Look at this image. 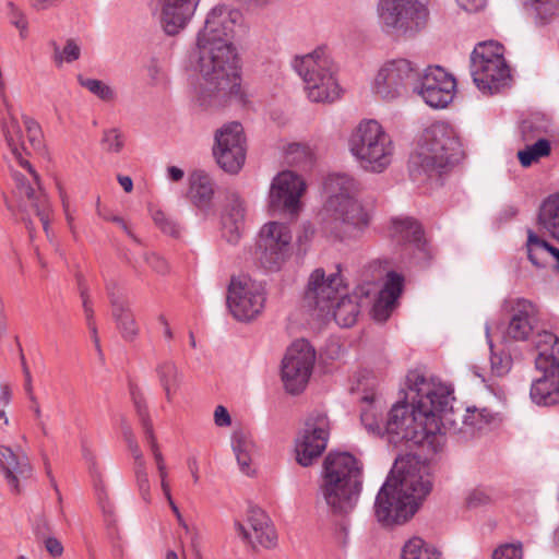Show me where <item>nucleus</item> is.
<instances>
[{
  "label": "nucleus",
  "mask_w": 559,
  "mask_h": 559,
  "mask_svg": "<svg viewBox=\"0 0 559 559\" xmlns=\"http://www.w3.org/2000/svg\"><path fill=\"white\" fill-rule=\"evenodd\" d=\"M33 532L37 539L46 538L51 532L50 523L44 513L35 516L33 522Z\"/></svg>",
  "instance_id": "obj_54"
},
{
  "label": "nucleus",
  "mask_w": 559,
  "mask_h": 559,
  "mask_svg": "<svg viewBox=\"0 0 559 559\" xmlns=\"http://www.w3.org/2000/svg\"><path fill=\"white\" fill-rule=\"evenodd\" d=\"M189 197L191 202L200 210H207L211 206L214 195V185L204 170H194L189 178Z\"/></svg>",
  "instance_id": "obj_31"
},
{
  "label": "nucleus",
  "mask_w": 559,
  "mask_h": 559,
  "mask_svg": "<svg viewBox=\"0 0 559 559\" xmlns=\"http://www.w3.org/2000/svg\"><path fill=\"white\" fill-rule=\"evenodd\" d=\"M305 190L306 183L300 176L290 170L282 171L272 181L269 206L273 212L296 214Z\"/></svg>",
  "instance_id": "obj_20"
},
{
  "label": "nucleus",
  "mask_w": 559,
  "mask_h": 559,
  "mask_svg": "<svg viewBox=\"0 0 559 559\" xmlns=\"http://www.w3.org/2000/svg\"><path fill=\"white\" fill-rule=\"evenodd\" d=\"M378 13L384 27L403 33L417 32L428 16L427 8L418 0H380Z\"/></svg>",
  "instance_id": "obj_15"
},
{
  "label": "nucleus",
  "mask_w": 559,
  "mask_h": 559,
  "mask_svg": "<svg viewBox=\"0 0 559 559\" xmlns=\"http://www.w3.org/2000/svg\"><path fill=\"white\" fill-rule=\"evenodd\" d=\"M503 52V46L495 40L475 46L471 55V74L481 93L493 95L511 79Z\"/></svg>",
  "instance_id": "obj_10"
},
{
  "label": "nucleus",
  "mask_w": 559,
  "mask_h": 559,
  "mask_svg": "<svg viewBox=\"0 0 559 559\" xmlns=\"http://www.w3.org/2000/svg\"><path fill=\"white\" fill-rule=\"evenodd\" d=\"M535 3V10L538 15L547 16L555 14V11L559 8V0H533Z\"/></svg>",
  "instance_id": "obj_56"
},
{
  "label": "nucleus",
  "mask_w": 559,
  "mask_h": 559,
  "mask_svg": "<svg viewBox=\"0 0 559 559\" xmlns=\"http://www.w3.org/2000/svg\"><path fill=\"white\" fill-rule=\"evenodd\" d=\"M525 143V148L518 153L519 160L523 167L531 166L542 157L548 156L551 152L550 141L546 138H538L535 142Z\"/></svg>",
  "instance_id": "obj_38"
},
{
  "label": "nucleus",
  "mask_w": 559,
  "mask_h": 559,
  "mask_svg": "<svg viewBox=\"0 0 559 559\" xmlns=\"http://www.w3.org/2000/svg\"><path fill=\"white\" fill-rule=\"evenodd\" d=\"M131 396L134 404V408L136 412V415L139 417L140 424L143 428L144 437L146 442L150 445V449L152 451V454L154 456L156 467L164 466L165 461L162 452L159 451L158 443L155 438L153 424L150 417V413L147 409V405L145 402V399L143 397L142 393L138 390L132 388L131 389Z\"/></svg>",
  "instance_id": "obj_29"
},
{
  "label": "nucleus",
  "mask_w": 559,
  "mask_h": 559,
  "mask_svg": "<svg viewBox=\"0 0 559 559\" xmlns=\"http://www.w3.org/2000/svg\"><path fill=\"white\" fill-rule=\"evenodd\" d=\"M240 21L241 13L238 10L216 5L207 13L204 26L198 34L201 79L194 92L201 106L246 102L238 56L231 43Z\"/></svg>",
  "instance_id": "obj_2"
},
{
  "label": "nucleus",
  "mask_w": 559,
  "mask_h": 559,
  "mask_svg": "<svg viewBox=\"0 0 559 559\" xmlns=\"http://www.w3.org/2000/svg\"><path fill=\"white\" fill-rule=\"evenodd\" d=\"M111 306V314L122 338L134 341L139 335V326L131 311L128 300L115 292V287L107 288Z\"/></svg>",
  "instance_id": "obj_28"
},
{
  "label": "nucleus",
  "mask_w": 559,
  "mask_h": 559,
  "mask_svg": "<svg viewBox=\"0 0 559 559\" xmlns=\"http://www.w3.org/2000/svg\"><path fill=\"white\" fill-rule=\"evenodd\" d=\"M45 544L46 550L52 557L57 558L63 554V546L59 539L52 536H47L46 538H41Z\"/></svg>",
  "instance_id": "obj_57"
},
{
  "label": "nucleus",
  "mask_w": 559,
  "mask_h": 559,
  "mask_svg": "<svg viewBox=\"0 0 559 559\" xmlns=\"http://www.w3.org/2000/svg\"><path fill=\"white\" fill-rule=\"evenodd\" d=\"M246 136L239 122H230L216 131L213 155L218 166L229 174H237L246 160Z\"/></svg>",
  "instance_id": "obj_16"
},
{
  "label": "nucleus",
  "mask_w": 559,
  "mask_h": 559,
  "mask_svg": "<svg viewBox=\"0 0 559 559\" xmlns=\"http://www.w3.org/2000/svg\"><path fill=\"white\" fill-rule=\"evenodd\" d=\"M21 364H22V369H23V373H24V378H25L24 388H25L26 393L28 394V393L33 392L32 374H31L29 368L26 364V360H25V357L23 354H21Z\"/></svg>",
  "instance_id": "obj_62"
},
{
  "label": "nucleus",
  "mask_w": 559,
  "mask_h": 559,
  "mask_svg": "<svg viewBox=\"0 0 559 559\" xmlns=\"http://www.w3.org/2000/svg\"><path fill=\"white\" fill-rule=\"evenodd\" d=\"M109 221L116 223L121 229L135 242H139V239L136 236L132 233V230L129 228L124 219L120 216H112L108 218Z\"/></svg>",
  "instance_id": "obj_63"
},
{
  "label": "nucleus",
  "mask_w": 559,
  "mask_h": 559,
  "mask_svg": "<svg viewBox=\"0 0 559 559\" xmlns=\"http://www.w3.org/2000/svg\"><path fill=\"white\" fill-rule=\"evenodd\" d=\"M415 514V503L405 502L396 492V484L388 478L374 501V515L384 526L403 524Z\"/></svg>",
  "instance_id": "obj_21"
},
{
  "label": "nucleus",
  "mask_w": 559,
  "mask_h": 559,
  "mask_svg": "<svg viewBox=\"0 0 559 559\" xmlns=\"http://www.w3.org/2000/svg\"><path fill=\"white\" fill-rule=\"evenodd\" d=\"M23 122L27 132L28 143L32 148L39 150L43 146V132L39 123L31 117L24 116Z\"/></svg>",
  "instance_id": "obj_49"
},
{
  "label": "nucleus",
  "mask_w": 559,
  "mask_h": 559,
  "mask_svg": "<svg viewBox=\"0 0 559 559\" xmlns=\"http://www.w3.org/2000/svg\"><path fill=\"white\" fill-rule=\"evenodd\" d=\"M266 293L263 285L248 275L234 276L227 294V307L238 321L248 322L261 314Z\"/></svg>",
  "instance_id": "obj_12"
},
{
  "label": "nucleus",
  "mask_w": 559,
  "mask_h": 559,
  "mask_svg": "<svg viewBox=\"0 0 559 559\" xmlns=\"http://www.w3.org/2000/svg\"><path fill=\"white\" fill-rule=\"evenodd\" d=\"M236 531L252 547L272 548L277 543V535L269 515L259 508L249 510L246 524L236 522Z\"/></svg>",
  "instance_id": "obj_22"
},
{
  "label": "nucleus",
  "mask_w": 559,
  "mask_h": 559,
  "mask_svg": "<svg viewBox=\"0 0 559 559\" xmlns=\"http://www.w3.org/2000/svg\"><path fill=\"white\" fill-rule=\"evenodd\" d=\"M152 218L163 234L174 238L180 237L182 228L173 216L162 210H156L152 213Z\"/></svg>",
  "instance_id": "obj_41"
},
{
  "label": "nucleus",
  "mask_w": 559,
  "mask_h": 559,
  "mask_svg": "<svg viewBox=\"0 0 559 559\" xmlns=\"http://www.w3.org/2000/svg\"><path fill=\"white\" fill-rule=\"evenodd\" d=\"M441 554L420 537L408 539L402 548L401 559H440Z\"/></svg>",
  "instance_id": "obj_39"
},
{
  "label": "nucleus",
  "mask_w": 559,
  "mask_h": 559,
  "mask_svg": "<svg viewBox=\"0 0 559 559\" xmlns=\"http://www.w3.org/2000/svg\"><path fill=\"white\" fill-rule=\"evenodd\" d=\"M394 306L395 301H391L389 298H383V296L379 295L372 307V318L378 322L386 321Z\"/></svg>",
  "instance_id": "obj_51"
},
{
  "label": "nucleus",
  "mask_w": 559,
  "mask_h": 559,
  "mask_svg": "<svg viewBox=\"0 0 559 559\" xmlns=\"http://www.w3.org/2000/svg\"><path fill=\"white\" fill-rule=\"evenodd\" d=\"M431 481L429 478L415 473H406L396 484V492L402 496L405 502L415 503L417 511L421 500L430 492Z\"/></svg>",
  "instance_id": "obj_30"
},
{
  "label": "nucleus",
  "mask_w": 559,
  "mask_h": 559,
  "mask_svg": "<svg viewBox=\"0 0 559 559\" xmlns=\"http://www.w3.org/2000/svg\"><path fill=\"white\" fill-rule=\"evenodd\" d=\"M455 79L439 66L428 67L414 85L416 92L432 108L447 107L454 97Z\"/></svg>",
  "instance_id": "obj_18"
},
{
  "label": "nucleus",
  "mask_w": 559,
  "mask_h": 559,
  "mask_svg": "<svg viewBox=\"0 0 559 559\" xmlns=\"http://www.w3.org/2000/svg\"><path fill=\"white\" fill-rule=\"evenodd\" d=\"M537 356L536 368L544 374L534 380L530 396L537 405L550 406L559 403V337L542 331L534 338Z\"/></svg>",
  "instance_id": "obj_9"
},
{
  "label": "nucleus",
  "mask_w": 559,
  "mask_h": 559,
  "mask_svg": "<svg viewBox=\"0 0 559 559\" xmlns=\"http://www.w3.org/2000/svg\"><path fill=\"white\" fill-rule=\"evenodd\" d=\"M538 221L551 237L559 241V191L543 202Z\"/></svg>",
  "instance_id": "obj_36"
},
{
  "label": "nucleus",
  "mask_w": 559,
  "mask_h": 559,
  "mask_svg": "<svg viewBox=\"0 0 559 559\" xmlns=\"http://www.w3.org/2000/svg\"><path fill=\"white\" fill-rule=\"evenodd\" d=\"M362 464L348 452H331L323 464L320 492L335 514L352 512L362 490Z\"/></svg>",
  "instance_id": "obj_4"
},
{
  "label": "nucleus",
  "mask_w": 559,
  "mask_h": 559,
  "mask_svg": "<svg viewBox=\"0 0 559 559\" xmlns=\"http://www.w3.org/2000/svg\"><path fill=\"white\" fill-rule=\"evenodd\" d=\"M8 117L2 120L1 129L13 156L19 164L28 171L29 177L13 171L15 182L14 194L17 198V206L21 212L26 213L28 207L38 216L43 228L48 234L50 222V204L47 195L39 187L38 175L31 163L24 158L25 144L21 126L12 112L9 104H5Z\"/></svg>",
  "instance_id": "obj_5"
},
{
  "label": "nucleus",
  "mask_w": 559,
  "mask_h": 559,
  "mask_svg": "<svg viewBox=\"0 0 559 559\" xmlns=\"http://www.w3.org/2000/svg\"><path fill=\"white\" fill-rule=\"evenodd\" d=\"M245 203L238 194L227 197V204L221 217L222 235L230 243H236L245 227Z\"/></svg>",
  "instance_id": "obj_27"
},
{
  "label": "nucleus",
  "mask_w": 559,
  "mask_h": 559,
  "mask_svg": "<svg viewBox=\"0 0 559 559\" xmlns=\"http://www.w3.org/2000/svg\"><path fill=\"white\" fill-rule=\"evenodd\" d=\"M214 420L218 427L229 426L231 421L228 411L222 405L215 408Z\"/></svg>",
  "instance_id": "obj_58"
},
{
  "label": "nucleus",
  "mask_w": 559,
  "mask_h": 559,
  "mask_svg": "<svg viewBox=\"0 0 559 559\" xmlns=\"http://www.w3.org/2000/svg\"><path fill=\"white\" fill-rule=\"evenodd\" d=\"M100 507H102L106 523L108 525H114L117 521L115 507L107 500H100Z\"/></svg>",
  "instance_id": "obj_60"
},
{
  "label": "nucleus",
  "mask_w": 559,
  "mask_h": 559,
  "mask_svg": "<svg viewBox=\"0 0 559 559\" xmlns=\"http://www.w3.org/2000/svg\"><path fill=\"white\" fill-rule=\"evenodd\" d=\"M419 67L406 58L385 60L379 68L372 91L384 100H393L405 95L419 78Z\"/></svg>",
  "instance_id": "obj_11"
},
{
  "label": "nucleus",
  "mask_w": 559,
  "mask_h": 559,
  "mask_svg": "<svg viewBox=\"0 0 559 559\" xmlns=\"http://www.w3.org/2000/svg\"><path fill=\"white\" fill-rule=\"evenodd\" d=\"M293 68L302 79L311 102L332 103L340 98L342 90L336 79V66L324 48L295 57Z\"/></svg>",
  "instance_id": "obj_7"
},
{
  "label": "nucleus",
  "mask_w": 559,
  "mask_h": 559,
  "mask_svg": "<svg viewBox=\"0 0 559 559\" xmlns=\"http://www.w3.org/2000/svg\"><path fill=\"white\" fill-rule=\"evenodd\" d=\"M324 188L329 198L324 205L323 231L340 240L358 237L369 225L370 216L356 199V180L346 174H333L325 179Z\"/></svg>",
  "instance_id": "obj_3"
},
{
  "label": "nucleus",
  "mask_w": 559,
  "mask_h": 559,
  "mask_svg": "<svg viewBox=\"0 0 559 559\" xmlns=\"http://www.w3.org/2000/svg\"><path fill=\"white\" fill-rule=\"evenodd\" d=\"M456 2L466 12H477L486 5V0H456Z\"/></svg>",
  "instance_id": "obj_59"
},
{
  "label": "nucleus",
  "mask_w": 559,
  "mask_h": 559,
  "mask_svg": "<svg viewBox=\"0 0 559 559\" xmlns=\"http://www.w3.org/2000/svg\"><path fill=\"white\" fill-rule=\"evenodd\" d=\"M145 261L156 273L166 274L169 270L167 261L154 252L145 254Z\"/></svg>",
  "instance_id": "obj_55"
},
{
  "label": "nucleus",
  "mask_w": 559,
  "mask_h": 559,
  "mask_svg": "<svg viewBox=\"0 0 559 559\" xmlns=\"http://www.w3.org/2000/svg\"><path fill=\"white\" fill-rule=\"evenodd\" d=\"M102 150L109 154H118L124 147V135L117 129L111 128L103 131L100 140Z\"/></svg>",
  "instance_id": "obj_44"
},
{
  "label": "nucleus",
  "mask_w": 559,
  "mask_h": 559,
  "mask_svg": "<svg viewBox=\"0 0 559 559\" xmlns=\"http://www.w3.org/2000/svg\"><path fill=\"white\" fill-rule=\"evenodd\" d=\"M394 237L397 240L405 241L419 251H425L426 240L420 224L413 217L393 219Z\"/></svg>",
  "instance_id": "obj_32"
},
{
  "label": "nucleus",
  "mask_w": 559,
  "mask_h": 559,
  "mask_svg": "<svg viewBox=\"0 0 559 559\" xmlns=\"http://www.w3.org/2000/svg\"><path fill=\"white\" fill-rule=\"evenodd\" d=\"M81 297H82V304H83L86 322L92 321L93 317H94L92 302L85 292H81Z\"/></svg>",
  "instance_id": "obj_64"
},
{
  "label": "nucleus",
  "mask_w": 559,
  "mask_h": 559,
  "mask_svg": "<svg viewBox=\"0 0 559 559\" xmlns=\"http://www.w3.org/2000/svg\"><path fill=\"white\" fill-rule=\"evenodd\" d=\"M314 361V348L306 340H297L287 348L282 361V380L289 393L297 394L306 388Z\"/></svg>",
  "instance_id": "obj_14"
},
{
  "label": "nucleus",
  "mask_w": 559,
  "mask_h": 559,
  "mask_svg": "<svg viewBox=\"0 0 559 559\" xmlns=\"http://www.w3.org/2000/svg\"><path fill=\"white\" fill-rule=\"evenodd\" d=\"M546 127L536 119H526L521 124V134L524 142H535L538 138H545Z\"/></svg>",
  "instance_id": "obj_48"
},
{
  "label": "nucleus",
  "mask_w": 559,
  "mask_h": 559,
  "mask_svg": "<svg viewBox=\"0 0 559 559\" xmlns=\"http://www.w3.org/2000/svg\"><path fill=\"white\" fill-rule=\"evenodd\" d=\"M359 313V297L354 294L340 297L336 305L333 304L330 314L333 316L340 326L350 328L356 323Z\"/></svg>",
  "instance_id": "obj_33"
},
{
  "label": "nucleus",
  "mask_w": 559,
  "mask_h": 559,
  "mask_svg": "<svg viewBox=\"0 0 559 559\" xmlns=\"http://www.w3.org/2000/svg\"><path fill=\"white\" fill-rule=\"evenodd\" d=\"M343 280L337 273L325 275L323 269H316L308 281L305 293L307 306L318 311L317 317L325 319L330 316L333 302L340 298Z\"/></svg>",
  "instance_id": "obj_19"
},
{
  "label": "nucleus",
  "mask_w": 559,
  "mask_h": 559,
  "mask_svg": "<svg viewBox=\"0 0 559 559\" xmlns=\"http://www.w3.org/2000/svg\"><path fill=\"white\" fill-rule=\"evenodd\" d=\"M493 500V491L491 488L478 486L466 495L465 502L469 508H478L489 504Z\"/></svg>",
  "instance_id": "obj_46"
},
{
  "label": "nucleus",
  "mask_w": 559,
  "mask_h": 559,
  "mask_svg": "<svg viewBox=\"0 0 559 559\" xmlns=\"http://www.w3.org/2000/svg\"><path fill=\"white\" fill-rule=\"evenodd\" d=\"M485 332H486L487 343L489 345L490 353H491V355H490L491 369L497 376H503L510 370L511 357L508 355L493 353V343L490 337V326L488 324H486V326H485Z\"/></svg>",
  "instance_id": "obj_45"
},
{
  "label": "nucleus",
  "mask_w": 559,
  "mask_h": 559,
  "mask_svg": "<svg viewBox=\"0 0 559 559\" xmlns=\"http://www.w3.org/2000/svg\"><path fill=\"white\" fill-rule=\"evenodd\" d=\"M409 391L412 393H414V395L412 396V401H413V411L409 412V406L406 402H399L396 404H394L391 408V411L389 412L388 414V418H386V421L383 423L382 420V414L378 411V408L373 405V396H364L362 401L366 403V407L362 408L361 411V414H360V420H361V424L364 425V427L371 433H374V435H381V433H386L389 436V441L395 445H399V444H405L407 448H413L415 445H420L421 443H414L413 441L411 440H406V439H400V440H394L395 439V436L397 437L396 433H394L393 431H391L389 429V423L391 420V416H392V411L399 406V405H404L407 409V415L408 416H413L414 413H415V396H416V392L415 391H412L409 389Z\"/></svg>",
  "instance_id": "obj_23"
},
{
  "label": "nucleus",
  "mask_w": 559,
  "mask_h": 559,
  "mask_svg": "<svg viewBox=\"0 0 559 559\" xmlns=\"http://www.w3.org/2000/svg\"><path fill=\"white\" fill-rule=\"evenodd\" d=\"M134 476H135V485L138 488V491L142 498V500L150 504L152 502V495H151V485L148 479V474L146 471V464H143L141 466H133Z\"/></svg>",
  "instance_id": "obj_47"
},
{
  "label": "nucleus",
  "mask_w": 559,
  "mask_h": 559,
  "mask_svg": "<svg viewBox=\"0 0 559 559\" xmlns=\"http://www.w3.org/2000/svg\"><path fill=\"white\" fill-rule=\"evenodd\" d=\"M287 162L294 165H307L311 163V154L307 146L293 143L287 148Z\"/></svg>",
  "instance_id": "obj_50"
},
{
  "label": "nucleus",
  "mask_w": 559,
  "mask_h": 559,
  "mask_svg": "<svg viewBox=\"0 0 559 559\" xmlns=\"http://www.w3.org/2000/svg\"><path fill=\"white\" fill-rule=\"evenodd\" d=\"M0 468L10 490L16 495L21 492L20 481L33 475L29 459L20 447L13 450L7 445H0Z\"/></svg>",
  "instance_id": "obj_24"
},
{
  "label": "nucleus",
  "mask_w": 559,
  "mask_h": 559,
  "mask_svg": "<svg viewBox=\"0 0 559 559\" xmlns=\"http://www.w3.org/2000/svg\"><path fill=\"white\" fill-rule=\"evenodd\" d=\"M408 389L416 392L415 413L407 415L404 405L392 411L389 429L397 435L394 440L406 439L414 443H424L437 435L473 436L475 431L489 425L493 415L487 408H466L462 415L453 407V391L450 386L427 379L417 371L407 374Z\"/></svg>",
  "instance_id": "obj_1"
},
{
  "label": "nucleus",
  "mask_w": 559,
  "mask_h": 559,
  "mask_svg": "<svg viewBox=\"0 0 559 559\" xmlns=\"http://www.w3.org/2000/svg\"><path fill=\"white\" fill-rule=\"evenodd\" d=\"M330 423L325 414L312 412L307 416L295 439L298 464L308 467L320 457L328 445Z\"/></svg>",
  "instance_id": "obj_13"
},
{
  "label": "nucleus",
  "mask_w": 559,
  "mask_h": 559,
  "mask_svg": "<svg viewBox=\"0 0 559 559\" xmlns=\"http://www.w3.org/2000/svg\"><path fill=\"white\" fill-rule=\"evenodd\" d=\"M525 247L528 261L537 269H545L554 246L540 238L534 230L527 229Z\"/></svg>",
  "instance_id": "obj_34"
},
{
  "label": "nucleus",
  "mask_w": 559,
  "mask_h": 559,
  "mask_svg": "<svg viewBox=\"0 0 559 559\" xmlns=\"http://www.w3.org/2000/svg\"><path fill=\"white\" fill-rule=\"evenodd\" d=\"M462 144L454 129L436 122L425 129L418 151L411 157L409 171L416 179L421 173H441L463 158Z\"/></svg>",
  "instance_id": "obj_6"
},
{
  "label": "nucleus",
  "mask_w": 559,
  "mask_h": 559,
  "mask_svg": "<svg viewBox=\"0 0 559 559\" xmlns=\"http://www.w3.org/2000/svg\"><path fill=\"white\" fill-rule=\"evenodd\" d=\"M537 321V309L527 299L518 298L512 301L511 318L507 336L514 341H525L532 334Z\"/></svg>",
  "instance_id": "obj_26"
},
{
  "label": "nucleus",
  "mask_w": 559,
  "mask_h": 559,
  "mask_svg": "<svg viewBox=\"0 0 559 559\" xmlns=\"http://www.w3.org/2000/svg\"><path fill=\"white\" fill-rule=\"evenodd\" d=\"M348 145L352 155L367 171L382 173L392 162L393 142L377 120L361 121L352 133Z\"/></svg>",
  "instance_id": "obj_8"
},
{
  "label": "nucleus",
  "mask_w": 559,
  "mask_h": 559,
  "mask_svg": "<svg viewBox=\"0 0 559 559\" xmlns=\"http://www.w3.org/2000/svg\"><path fill=\"white\" fill-rule=\"evenodd\" d=\"M231 447L241 472L249 475L251 452L254 448L250 435L243 430L234 431L231 436Z\"/></svg>",
  "instance_id": "obj_37"
},
{
  "label": "nucleus",
  "mask_w": 559,
  "mask_h": 559,
  "mask_svg": "<svg viewBox=\"0 0 559 559\" xmlns=\"http://www.w3.org/2000/svg\"><path fill=\"white\" fill-rule=\"evenodd\" d=\"M9 9V19L10 22L20 29V35L22 38L26 36L28 22L26 20V16L24 12L19 9L13 2L9 1L7 4Z\"/></svg>",
  "instance_id": "obj_52"
},
{
  "label": "nucleus",
  "mask_w": 559,
  "mask_h": 559,
  "mask_svg": "<svg viewBox=\"0 0 559 559\" xmlns=\"http://www.w3.org/2000/svg\"><path fill=\"white\" fill-rule=\"evenodd\" d=\"M201 0H159L160 24L168 35H177L193 17Z\"/></svg>",
  "instance_id": "obj_25"
},
{
  "label": "nucleus",
  "mask_w": 559,
  "mask_h": 559,
  "mask_svg": "<svg viewBox=\"0 0 559 559\" xmlns=\"http://www.w3.org/2000/svg\"><path fill=\"white\" fill-rule=\"evenodd\" d=\"M159 384L168 402L173 401L181 383V373L173 360H163L155 368Z\"/></svg>",
  "instance_id": "obj_35"
},
{
  "label": "nucleus",
  "mask_w": 559,
  "mask_h": 559,
  "mask_svg": "<svg viewBox=\"0 0 559 559\" xmlns=\"http://www.w3.org/2000/svg\"><path fill=\"white\" fill-rule=\"evenodd\" d=\"M50 45L53 49V60L57 66H61L63 62L71 63L81 56V48L73 39H68L62 50L55 40Z\"/></svg>",
  "instance_id": "obj_42"
},
{
  "label": "nucleus",
  "mask_w": 559,
  "mask_h": 559,
  "mask_svg": "<svg viewBox=\"0 0 559 559\" xmlns=\"http://www.w3.org/2000/svg\"><path fill=\"white\" fill-rule=\"evenodd\" d=\"M292 239V230L284 223L269 222L262 226L258 247L262 251L260 260L265 269L280 270L282 263L290 254Z\"/></svg>",
  "instance_id": "obj_17"
},
{
  "label": "nucleus",
  "mask_w": 559,
  "mask_h": 559,
  "mask_svg": "<svg viewBox=\"0 0 559 559\" xmlns=\"http://www.w3.org/2000/svg\"><path fill=\"white\" fill-rule=\"evenodd\" d=\"M522 549L519 546L507 544L497 548L492 554V559H521Z\"/></svg>",
  "instance_id": "obj_53"
},
{
  "label": "nucleus",
  "mask_w": 559,
  "mask_h": 559,
  "mask_svg": "<svg viewBox=\"0 0 559 559\" xmlns=\"http://www.w3.org/2000/svg\"><path fill=\"white\" fill-rule=\"evenodd\" d=\"M63 0H31V7L36 11H46L61 4Z\"/></svg>",
  "instance_id": "obj_61"
},
{
  "label": "nucleus",
  "mask_w": 559,
  "mask_h": 559,
  "mask_svg": "<svg viewBox=\"0 0 559 559\" xmlns=\"http://www.w3.org/2000/svg\"><path fill=\"white\" fill-rule=\"evenodd\" d=\"M403 287L404 276L394 271H389L386 273L383 288L380 290L379 295L383 296V298H389L391 301L396 302L403 292Z\"/></svg>",
  "instance_id": "obj_43"
},
{
  "label": "nucleus",
  "mask_w": 559,
  "mask_h": 559,
  "mask_svg": "<svg viewBox=\"0 0 559 559\" xmlns=\"http://www.w3.org/2000/svg\"><path fill=\"white\" fill-rule=\"evenodd\" d=\"M78 81L82 87L104 102H111L116 97L115 91L100 80L79 75Z\"/></svg>",
  "instance_id": "obj_40"
}]
</instances>
